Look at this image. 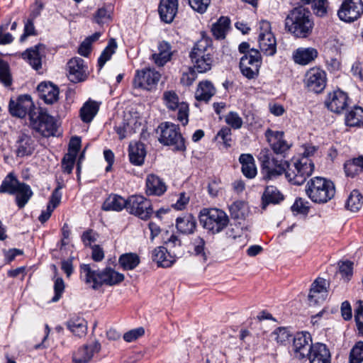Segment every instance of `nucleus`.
Segmentation results:
<instances>
[{"label":"nucleus","mask_w":363,"mask_h":363,"mask_svg":"<svg viewBox=\"0 0 363 363\" xmlns=\"http://www.w3.org/2000/svg\"><path fill=\"white\" fill-rule=\"evenodd\" d=\"M10 113L15 117H29L31 127L43 137L54 136L57 132V124L53 117L36 107L29 95L20 96L17 99H11L9 104Z\"/></svg>","instance_id":"nucleus-1"},{"label":"nucleus","mask_w":363,"mask_h":363,"mask_svg":"<svg viewBox=\"0 0 363 363\" xmlns=\"http://www.w3.org/2000/svg\"><path fill=\"white\" fill-rule=\"evenodd\" d=\"M311 12L303 6L294 9L285 19L286 29L298 38H306L312 31Z\"/></svg>","instance_id":"nucleus-2"},{"label":"nucleus","mask_w":363,"mask_h":363,"mask_svg":"<svg viewBox=\"0 0 363 363\" xmlns=\"http://www.w3.org/2000/svg\"><path fill=\"white\" fill-rule=\"evenodd\" d=\"M306 193L313 202L325 203L334 197L335 188L330 180L316 177L308 182Z\"/></svg>","instance_id":"nucleus-3"},{"label":"nucleus","mask_w":363,"mask_h":363,"mask_svg":"<svg viewBox=\"0 0 363 363\" xmlns=\"http://www.w3.org/2000/svg\"><path fill=\"white\" fill-rule=\"evenodd\" d=\"M194 69L199 73H204L211 69L213 64L212 48L207 38H202L194 46L189 55Z\"/></svg>","instance_id":"nucleus-4"},{"label":"nucleus","mask_w":363,"mask_h":363,"mask_svg":"<svg viewBox=\"0 0 363 363\" xmlns=\"http://www.w3.org/2000/svg\"><path fill=\"white\" fill-rule=\"evenodd\" d=\"M200 222L206 230L212 234H217L228 226L229 218L221 209L204 208L201 211Z\"/></svg>","instance_id":"nucleus-5"},{"label":"nucleus","mask_w":363,"mask_h":363,"mask_svg":"<svg viewBox=\"0 0 363 363\" xmlns=\"http://www.w3.org/2000/svg\"><path fill=\"white\" fill-rule=\"evenodd\" d=\"M259 160L262 163L264 177L266 179H273L286 171V161L274 157L267 149L261 150Z\"/></svg>","instance_id":"nucleus-6"},{"label":"nucleus","mask_w":363,"mask_h":363,"mask_svg":"<svg viewBox=\"0 0 363 363\" xmlns=\"http://www.w3.org/2000/svg\"><path fill=\"white\" fill-rule=\"evenodd\" d=\"M160 135L159 141L165 145L173 146L177 150H184L186 149L184 141L179 132V128L175 124L165 122L159 126Z\"/></svg>","instance_id":"nucleus-7"},{"label":"nucleus","mask_w":363,"mask_h":363,"mask_svg":"<svg viewBox=\"0 0 363 363\" xmlns=\"http://www.w3.org/2000/svg\"><path fill=\"white\" fill-rule=\"evenodd\" d=\"M126 211L142 220H148L153 213L150 200L141 195H132L127 199Z\"/></svg>","instance_id":"nucleus-8"},{"label":"nucleus","mask_w":363,"mask_h":363,"mask_svg":"<svg viewBox=\"0 0 363 363\" xmlns=\"http://www.w3.org/2000/svg\"><path fill=\"white\" fill-rule=\"evenodd\" d=\"M258 43L261 51L267 56H273L277 52V41L271 31L270 23L261 21L259 24Z\"/></svg>","instance_id":"nucleus-9"},{"label":"nucleus","mask_w":363,"mask_h":363,"mask_svg":"<svg viewBox=\"0 0 363 363\" xmlns=\"http://www.w3.org/2000/svg\"><path fill=\"white\" fill-rule=\"evenodd\" d=\"M294 160L295 162L294 170L298 171L299 174L297 176L294 172H286V177L291 184L301 185L313 173L314 164L312 160H308L306 157H298Z\"/></svg>","instance_id":"nucleus-10"},{"label":"nucleus","mask_w":363,"mask_h":363,"mask_svg":"<svg viewBox=\"0 0 363 363\" xmlns=\"http://www.w3.org/2000/svg\"><path fill=\"white\" fill-rule=\"evenodd\" d=\"M261 63L259 52L257 50L251 49L248 54H245L240 59V71L247 79H254L259 74Z\"/></svg>","instance_id":"nucleus-11"},{"label":"nucleus","mask_w":363,"mask_h":363,"mask_svg":"<svg viewBox=\"0 0 363 363\" xmlns=\"http://www.w3.org/2000/svg\"><path fill=\"white\" fill-rule=\"evenodd\" d=\"M163 101L168 109L178 110L177 119L183 125L187 124L189 121V105L184 101H179V96L175 91H164L163 93Z\"/></svg>","instance_id":"nucleus-12"},{"label":"nucleus","mask_w":363,"mask_h":363,"mask_svg":"<svg viewBox=\"0 0 363 363\" xmlns=\"http://www.w3.org/2000/svg\"><path fill=\"white\" fill-rule=\"evenodd\" d=\"M363 13V2L362 0H345L337 15L345 22H352L357 20Z\"/></svg>","instance_id":"nucleus-13"},{"label":"nucleus","mask_w":363,"mask_h":363,"mask_svg":"<svg viewBox=\"0 0 363 363\" xmlns=\"http://www.w3.org/2000/svg\"><path fill=\"white\" fill-rule=\"evenodd\" d=\"M160 79V73L154 69L148 68L138 70L133 79V86L134 88L152 90L156 86Z\"/></svg>","instance_id":"nucleus-14"},{"label":"nucleus","mask_w":363,"mask_h":363,"mask_svg":"<svg viewBox=\"0 0 363 363\" xmlns=\"http://www.w3.org/2000/svg\"><path fill=\"white\" fill-rule=\"evenodd\" d=\"M326 82L325 72L318 67L310 69L305 74V85L309 90L315 93H320L325 88Z\"/></svg>","instance_id":"nucleus-15"},{"label":"nucleus","mask_w":363,"mask_h":363,"mask_svg":"<svg viewBox=\"0 0 363 363\" xmlns=\"http://www.w3.org/2000/svg\"><path fill=\"white\" fill-rule=\"evenodd\" d=\"M124 275L111 268H106L102 272H94L92 271L93 288H97L103 284L113 286L122 282Z\"/></svg>","instance_id":"nucleus-16"},{"label":"nucleus","mask_w":363,"mask_h":363,"mask_svg":"<svg viewBox=\"0 0 363 363\" xmlns=\"http://www.w3.org/2000/svg\"><path fill=\"white\" fill-rule=\"evenodd\" d=\"M311 335L307 332L298 333L294 338L293 351L298 359L307 357L313 347Z\"/></svg>","instance_id":"nucleus-17"},{"label":"nucleus","mask_w":363,"mask_h":363,"mask_svg":"<svg viewBox=\"0 0 363 363\" xmlns=\"http://www.w3.org/2000/svg\"><path fill=\"white\" fill-rule=\"evenodd\" d=\"M69 80L74 83L84 81L86 78L87 67L80 57H73L67 63Z\"/></svg>","instance_id":"nucleus-18"},{"label":"nucleus","mask_w":363,"mask_h":363,"mask_svg":"<svg viewBox=\"0 0 363 363\" xmlns=\"http://www.w3.org/2000/svg\"><path fill=\"white\" fill-rule=\"evenodd\" d=\"M325 104L331 111L341 113L348 106L347 94L340 89L333 91L328 94Z\"/></svg>","instance_id":"nucleus-19"},{"label":"nucleus","mask_w":363,"mask_h":363,"mask_svg":"<svg viewBox=\"0 0 363 363\" xmlns=\"http://www.w3.org/2000/svg\"><path fill=\"white\" fill-rule=\"evenodd\" d=\"M16 155L17 157H23L31 155L35 148V140L28 133L22 131L17 136L15 142Z\"/></svg>","instance_id":"nucleus-20"},{"label":"nucleus","mask_w":363,"mask_h":363,"mask_svg":"<svg viewBox=\"0 0 363 363\" xmlns=\"http://www.w3.org/2000/svg\"><path fill=\"white\" fill-rule=\"evenodd\" d=\"M328 282L323 278H317L311 285L308 294L311 304H316L323 301L328 296Z\"/></svg>","instance_id":"nucleus-21"},{"label":"nucleus","mask_w":363,"mask_h":363,"mask_svg":"<svg viewBox=\"0 0 363 363\" xmlns=\"http://www.w3.org/2000/svg\"><path fill=\"white\" fill-rule=\"evenodd\" d=\"M265 135L275 153L282 154L289 149L290 145L284 139L283 132L267 130L265 133Z\"/></svg>","instance_id":"nucleus-22"},{"label":"nucleus","mask_w":363,"mask_h":363,"mask_svg":"<svg viewBox=\"0 0 363 363\" xmlns=\"http://www.w3.org/2000/svg\"><path fill=\"white\" fill-rule=\"evenodd\" d=\"M178 11V0H161L158 12L161 20L170 23L174 19Z\"/></svg>","instance_id":"nucleus-23"},{"label":"nucleus","mask_w":363,"mask_h":363,"mask_svg":"<svg viewBox=\"0 0 363 363\" xmlns=\"http://www.w3.org/2000/svg\"><path fill=\"white\" fill-rule=\"evenodd\" d=\"M145 183V192L149 196H162L167 189L163 179L155 174L147 175Z\"/></svg>","instance_id":"nucleus-24"},{"label":"nucleus","mask_w":363,"mask_h":363,"mask_svg":"<svg viewBox=\"0 0 363 363\" xmlns=\"http://www.w3.org/2000/svg\"><path fill=\"white\" fill-rule=\"evenodd\" d=\"M310 363H330L331 356L326 345L322 343H315L307 357Z\"/></svg>","instance_id":"nucleus-25"},{"label":"nucleus","mask_w":363,"mask_h":363,"mask_svg":"<svg viewBox=\"0 0 363 363\" xmlns=\"http://www.w3.org/2000/svg\"><path fill=\"white\" fill-rule=\"evenodd\" d=\"M37 90L40 97L46 104H52L58 99L59 89L57 86L50 82H41L38 84Z\"/></svg>","instance_id":"nucleus-26"},{"label":"nucleus","mask_w":363,"mask_h":363,"mask_svg":"<svg viewBox=\"0 0 363 363\" xmlns=\"http://www.w3.org/2000/svg\"><path fill=\"white\" fill-rule=\"evenodd\" d=\"M318 57V51L313 48H299L293 52L295 63L306 65Z\"/></svg>","instance_id":"nucleus-27"},{"label":"nucleus","mask_w":363,"mask_h":363,"mask_svg":"<svg viewBox=\"0 0 363 363\" xmlns=\"http://www.w3.org/2000/svg\"><path fill=\"white\" fill-rule=\"evenodd\" d=\"M152 259L157 265L162 267H169L176 261L175 255H172L164 247H157L152 252Z\"/></svg>","instance_id":"nucleus-28"},{"label":"nucleus","mask_w":363,"mask_h":363,"mask_svg":"<svg viewBox=\"0 0 363 363\" xmlns=\"http://www.w3.org/2000/svg\"><path fill=\"white\" fill-rule=\"evenodd\" d=\"M43 49L44 46L42 44L36 45L33 48L27 49L24 52H23L22 57L32 66L33 69L38 70L42 66V54L40 51Z\"/></svg>","instance_id":"nucleus-29"},{"label":"nucleus","mask_w":363,"mask_h":363,"mask_svg":"<svg viewBox=\"0 0 363 363\" xmlns=\"http://www.w3.org/2000/svg\"><path fill=\"white\" fill-rule=\"evenodd\" d=\"M172 55L170 44L162 41L158 45V52L152 54V59L157 66L162 67L171 60Z\"/></svg>","instance_id":"nucleus-30"},{"label":"nucleus","mask_w":363,"mask_h":363,"mask_svg":"<svg viewBox=\"0 0 363 363\" xmlns=\"http://www.w3.org/2000/svg\"><path fill=\"white\" fill-rule=\"evenodd\" d=\"M146 155V150L144 144L141 143H132L129 145L130 162L136 166L143 164Z\"/></svg>","instance_id":"nucleus-31"},{"label":"nucleus","mask_w":363,"mask_h":363,"mask_svg":"<svg viewBox=\"0 0 363 363\" xmlns=\"http://www.w3.org/2000/svg\"><path fill=\"white\" fill-rule=\"evenodd\" d=\"M196 227V220L191 214H185L176 220V228L181 233L191 234Z\"/></svg>","instance_id":"nucleus-32"},{"label":"nucleus","mask_w":363,"mask_h":363,"mask_svg":"<svg viewBox=\"0 0 363 363\" xmlns=\"http://www.w3.org/2000/svg\"><path fill=\"white\" fill-rule=\"evenodd\" d=\"M284 199V196L274 186H268L266 187L262 196V208L265 209L269 203L277 204Z\"/></svg>","instance_id":"nucleus-33"},{"label":"nucleus","mask_w":363,"mask_h":363,"mask_svg":"<svg viewBox=\"0 0 363 363\" xmlns=\"http://www.w3.org/2000/svg\"><path fill=\"white\" fill-rule=\"evenodd\" d=\"M216 94V89L213 84L208 80L200 82L195 91V98L197 101H208Z\"/></svg>","instance_id":"nucleus-34"},{"label":"nucleus","mask_w":363,"mask_h":363,"mask_svg":"<svg viewBox=\"0 0 363 363\" xmlns=\"http://www.w3.org/2000/svg\"><path fill=\"white\" fill-rule=\"evenodd\" d=\"M239 161L242 164L243 174L249 179L254 178L257 174V168L253 157L250 154H242Z\"/></svg>","instance_id":"nucleus-35"},{"label":"nucleus","mask_w":363,"mask_h":363,"mask_svg":"<svg viewBox=\"0 0 363 363\" xmlns=\"http://www.w3.org/2000/svg\"><path fill=\"white\" fill-rule=\"evenodd\" d=\"M67 328L76 336L82 337L86 334L87 323L80 317H74L69 320L67 323Z\"/></svg>","instance_id":"nucleus-36"},{"label":"nucleus","mask_w":363,"mask_h":363,"mask_svg":"<svg viewBox=\"0 0 363 363\" xmlns=\"http://www.w3.org/2000/svg\"><path fill=\"white\" fill-rule=\"evenodd\" d=\"M127 208V199L121 196L110 195L103 204V209L105 211H121Z\"/></svg>","instance_id":"nucleus-37"},{"label":"nucleus","mask_w":363,"mask_h":363,"mask_svg":"<svg viewBox=\"0 0 363 363\" xmlns=\"http://www.w3.org/2000/svg\"><path fill=\"white\" fill-rule=\"evenodd\" d=\"M16 202L19 208H23L33 196V191L29 185L21 182L16 190Z\"/></svg>","instance_id":"nucleus-38"},{"label":"nucleus","mask_w":363,"mask_h":363,"mask_svg":"<svg viewBox=\"0 0 363 363\" xmlns=\"http://www.w3.org/2000/svg\"><path fill=\"white\" fill-rule=\"evenodd\" d=\"M113 7L111 5L104 6L99 8L95 13L94 21L100 27L108 24L112 18Z\"/></svg>","instance_id":"nucleus-39"},{"label":"nucleus","mask_w":363,"mask_h":363,"mask_svg":"<svg viewBox=\"0 0 363 363\" xmlns=\"http://www.w3.org/2000/svg\"><path fill=\"white\" fill-rule=\"evenodd\" d=\"M140 262V257L136 253H124L119 257L118 263L123 270H133Z\"/></svg>","instance_id":"nucleus-40"},{"label":"nucleus","mask_w":363,"mask_h":363,"mask_svg":"<svg viewBox=\"0 0 363 363\" xmlns=\"http://www.w3.org/2000/svg\"><path fill=\"white\" fill-rule=\"evenodd\" d=\"M345 123L351 127H359L363 125V108L354 107L345 116Z\"/></svg>","instance_id":"nucleus-41"},{"label":"nucleus","mask_w":363,"mask_h":363,"mask_svg":"<svg viewBox=\"0 0 363 363\" xmlns=\"http://www.w3.org/2000/svg\"><path fill=\"white\" fill-rule=\"evenodd\" d=\"M229 211L233 219H245L248 216L249 207L245 201H236L229 206Z\"/></svg>","instance_id":"nucleus-42"},{"label":"nucleus","mask_w":363,"mask_h":363,"mask_svg":"<svg viewBox=\"0 0 363 363\" xmlns=\"http://www.w3.org/2000/svg\"><path fill=\"white\" fill-rule=\"evenodd\" d=\"M21 183L13 173H9L0 186V193L14 195Z\"/></svg>","instance_id":"nucleus-43"},{"label":"nucleus","mask_w":363,"mask_h":363,"mask_svg":"<svg viewBox=\"0 0 363 363\" xmlns=\"http://www.w3.org/2000/svg\"><path fill=\"white\" fill-rule=\"evenodd\" d=\"M230 19L228 17H220L216 23L212 25L211 31L217 39H223L230 28Z\"/></svg>","instance_id":"nucleus-44"},{"label":"nucleus","mask_w":363,"mask_h":363,"mask_svg":"<svg viewBox=\"0 0 363 363\" xmlns=\"http://www.w3.org/2000/svg\"><path fill=\"white\" fill-rule=\"evenodd\" d=\"M363 206V196L358 190H353L346 201V208L351 212L359 211Z\"/></svg>","instance_id":"nucleus-45"},{"label":"nucleus","mask_w":363,"mask_h":363,"mask_svg":"<svg viewBox=\"0 0 363 363\" xmlns=\"http://www.w3.org/2000/svg\"><path fill=\"white\" fill-rule=\"evenodd\" d=\"M116 42L114 39H111L98 59V67L99 70L101 69L105 63L111 59L113 54L116 52Z\"/></svg>","instance_id":"nucleus-46"},{"label":"nucleus","mask_w":363,"mask_h":363,"mask_svg":"<svg viewBox=\"0 0 363 363\" xmlns=\"http://www.w3.org/2000/svg\"><path fill=\"white\" fill-rule=\"evenodd\" d=\"M345 171L347 176L354 177L363 171V156H359L345 164Z\"/></svg>","instance_id":"nucleus-47"},{"label":"nucleus","mask_w":363,"mask_h":363,"mask_svg":"<svg viewBox=\"0 0 363 363\" xmlns=\"http://www.w3.org/2000/svg\"><path fill=\"white\" fill-rule=\"evenodd\" d=\"M304 4H310L315 15L323 16L327 13L328 0H301Z\"/></svg>","instance_id":"nucleus-48"},{"label":"nucleus","mask_w":363,"mask_h":363,"mask_svg":"<svg viewBox=\"0 0 363 363\" xmlns=\"http://www.w3.org/2000/svg\"><path fill=\"white\" fill-rule=\"evenodd\" d=\"M205 240L201 237H196L192 242L195 255L199 256L205 262L207 260L208 252L205 247Z\"/></svg>","instance_id":"nucleus-49"},{"label":"nucleus","mask_w":363,"mask_h":363,"mask_svg":"<svg viewBox=\"0 0 363 363\" xmlns=\"http://www.w3.org/2000/svg\"><path fill=\"white\" fill-rule=\"evenodd\" d=\"M272 338L277 343L284 345L289 342L291 334L285 328H278L271 335Z\"/></svg>","instance_id":"nucleus-50"},{"label":"nucleus","mask_w":363,"mask_h":363,"mask_svg":"<svg viewBox=\"0 0 363 363\" xmlns=\"http://www.w3.org/2000/svg\"><path fill=\"white\" fill-rule=\"evenodd\" d=\"M90 359V350L88 345L80 347L77 352L73 354V361L74 363H87Z\"/></svg>","instance_id":"nucleus-51"},{"label":"nucleus","mask_w":363,"mask_h":363,"mask_svg":"<svg viewBox=\"0 0 363 363\" xmlns=\"http://www.w3.org/2000/svg\"><path fill=\"white\" fill-rule=\"evenodd\" d=\"M363 361V342L359 341L352 347L350 354V363H361Z\"/></svg>","instance_id":"nucleus-52"},{"label":"nucleus","mask_w":363,"mask_h":363,"mask_svg":"<svg viewBox=\"0 0 363 363\" xmlns=\"http://www.w3.org/2000/svg\"><path fill=\"white\" fill-rule=\"evenodd\" d=\"M225 123L233 129H240L243 123L242 118L234 111L229 112L225 116Z\"/></svg>","instance_id":"nucleus-53"},{"label":"nucleus","mask_w":363,"mask_h":363,"mask_svg":"<svg viewBox=\"0 0 363 363\" xmlns=\"http://www.w3.org/2000/svg\"><path fill=\"white\" fill-rule=\"evenodd\" d=\"M196 77L197 75L194 69L189 67L186 71L183 72L180 79V82L182 85L189 86L193 84Z\"/></svg>","instance_id":"nucleus-54"},{"label":"nucleus","mask_w":363,"mask_h":363,"mask_svg":"<svg viewBox=\"0 0 363 363\" xmlns=\"http://www.w3.org/2000/svg\"><path fill=\"white\" fill-rule=\"evenodd\" d=\"M76 155L67 152L62 160V167L65 172L70 174L73 169L75 160H76Z\"/></svg>","instance_id":"nucleus-55"},{"label":"nucleus","mask_w":363,"mask_h":363,"mask_svg":"<svg viewBox=\"0 0 363 363\" xmlns=\"http://www.w3.org/2000/svg\"><path fill=\"white\" fill-rule=\"evenodd\" d=\"M0 81L6 86H9L11 83L9 65L1 59H0Z\"/></svg>","instance_id":"nucleus-56"},{"label":"nucleus","mask_w":363,"mask_h":363,"mask_svg":"<svg viewBox=\"0 0 363 363\" xmlns=\"http://www.w3.org/2000/svg\"><path fill=\"white\" fill-rule=\"evenodd\" d=\"M231 129L228 127L222 128L216 135L217 140H221L225 147H230L231 142Z\"/></svg>","instance_id":"nucleus-57"},{"label":"nucleus","mask_w":363,"mask_h":363,"mask_svg":"<svg viewBox=\"0 0 363 363\" xmlns=\"http://www.w3.org/2000/svg\"><path fill=\"white\" fill-rule=\"evenodd\" d=\"M145 334V329L139 327L130 330L123 335V339L125 342H131L142 337Z\"/></svg>","instance_id":"nucleus-58"},{"label":"nucleus","mask_w":363,"mask_h":363,"mask_svg":"<svg viewBox=\"0 0 363 363\" xmlns=\"http://www.w3.org/2000/svg\"><path fill=\"white\" fill-rule=\"evenodd\" d=\"M190 6L196 11L203 13L211 4V0H189Z\"/></svg>","instance_id":"nucleus-59"},{"label":"nucleus","mask_w":363,"mask_h":363,"mask_svg":"<svg viewBox=\"0 0 363 363\" xmlns=\"http://www.w3.org/2000/svg\"><path fill=\"white\" fill-rule=\"evenodd\" d=\"M65 290V283L62 278H56L54 284L55 296L52 298V302H57L60 300Z\"/></svg>","instance_id":"nucleus-60"},{"label":"nucleus","mask_w":363,"mask_h":363,"mask_svg":"<svg viewBox=\"0 0 363 363\" xmlns=\"http://www.w3.org/2000/svg\"><path fill=\"white\" fill-rule=\"evenodd\" d=\"M35 29L33 19H28L25 22L23 33L20 37V41L23 42L30 35H35Z\"/></svg>","instance_id":"nucleus-61"},{"label":"nucleus","mask_w":363,"mask_h":363,"mask_svg":"<svg viewBox=\"0 0 363 363\" xmlns=\"http://www.w3.org/2000/svg\"><path fill=\"white\" fill-rule=\"evenodd\" d=\"M62 186L58 185L55 190L52 191V195L50 198V201L48 205H50L52 209H55L60 203L62 198V193L60 189Z\"/></svg>","instance_id":"nucleus-62"},{"label":"nucleus","mask_w":363,"mask_h":363,"mask_svg":"<svg viewBox=\"0 0 363 363\" xmlns=\"http://www.w3.org/2000/svg\"><path fill=\"white\" fill-rule=\"evenodd\" d=\"M80 117L85 123L91 122V99H89L81 108Z\"/></svg>","instance_id":"nucleus-63"},{"label":"nucleus","mask_w":363,"mask_h":363,"mask_svg":"<svg viewBox=\"0 0 363 363\" xmlns=\"http://www.w3.org/2000/svg\"><path fill=\"white\" fill-rule=\"evenodd\" d=\"M352 75L360 80H363V64L360 62H354L351 67Z\"/></svg>","instance_id":"nucleus-64"}]
</instances>
